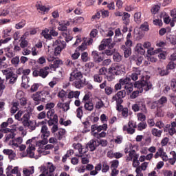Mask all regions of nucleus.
Masks as SVG:
<instances>
[{
    "instance_id": "obj_1",
    "label": "nucleus",
    "mask_w": 176,
    "mask_h": 176,
    "mask_svg": "<svg viewBox=\"0 0 176 176\" xmlns=\"http://www.w3.org/2000/svg\"><path fill=\"white\" fill-rule=\"evenodd\" d=\"M151 77L149 76H146L142 77L141 80L137 81L134 84V87L140 89V93H142L144 90L145 91H148L152 89V82L149 80Z\"/></svg>"
},
{
    "instance_id": "obj_2",
    "label": "nucleus",
    "mask_w": 176,
    "mask_h": 176,
    "mask_svg": "<svg viewBox=\"0 0 176 176\" xmlns=\"http://www.w3.org/2000/svg\"><path fill=\"white\" fill-rule=\"evenodd\" d=\"M83 78V74L82 72L74 70L70 74L69 77V81L74 82L73 85L76 87V89H81V87H83V85H85V82L82 78Z\"/></svg>"
},
{
    "instance_id": "obj_3",
    "label": "nucleus",
    "mask_w": 176,
    "mask_h": 176,
    "mask_svg": "<svg viewBox=\"0 0 176 176\" xmlns=\"http://www.w3.org/2000/svg\"><path fill=\"white\" fill-rule=\"evenodd\" d=\"M50 68L47 66L43 67V68H38L33 71V76L35 78L40 76L41 78H43V79H45V78L47 77V75H49V69Z\"/></svg>"
},
{
    "instance_id": "obj_4",
    "label": "nucleus",
    "mask_w": 176,
    "mask_h": 176,
    "mask_svg": "<svg viewBox=\"0 0 176 176\" xmlns=\"http://www.w3.org/2000/svg\"><path fill=\"white\" fill-rule=\"evenodd\" d=\"M124 97H126V90L120 91L113 96L112 102L116 101L117 109H119V105H122Z\"/></svg>"
},
{
    "instance_id": "obj_5",
    "label": "nucleus",
    "mask_w": 176,
    "mask_h": 176,
    "mask_svg": "<svg viewBox=\"0 0 176 176\" xmlns=\"http://www.w3.org/2000/svg\"><path fill=\"white\" fill-rule=\"evenodd\" d=\"M109 72L115 74L116 75H124L126 74L124 69L118 65L111 67Z\"/></svg>"
},
{
    "instance_id": "obj_6",
    "label": "nucleus",
    "mask_w": 176,
    "mask_h": 176,
    "mask_svg": "<svg viewBox=\"0 0 176 176\" xmlns=\"http://www.w3.org/2000/svg\"><path fill=\"white\" fill-rule=\"evenodd\" d=\"M98 140H91L87 144V148H89L91 152H94L98 148Z\"/></svg>"
},
{
    "instance_id": "obj_7",
    "label": "nucleus",
    "mask_w": 176,
    "mask_h": 176,
    "mask_svg": "<svg viewBox=\"0 0 176 176\" xmlns=\"http://www.w3.org/2000/svg\"><path fill=\"white\" fill-rule=\"evenodd\" d=\"M40 93L41 94L42 102H49V101H52L53 98L50 96V92H49V91H40Z\"/></svg>"
},
{
    "instance_id": "obj_8",
    "label": "nucleus",
    "mask_w": 176,
    "mask_h": 176,
    "mask_svg": "<svg viewBox=\"0 0 176 176\" xmlns=\"http://www.w3.org/2000/svg\"><path fill=\"white\" fill-rule=\"evenodd\" d=\"M56 167L54 166V165L49 162L47 168H44V173H46L47 176H54V174L53 173H54Z\"/></svg>"
},
{
    "instance_id": "obj_9",
    "label": "nucleus",
    "mask_w": 176,
    "mask_h": 176,
    "mask_svg": "<svg viewBox=\"0 0 176 176\" xmlns=\"http://www.w3.org/2000/svg\"><path fill=\"white\" fill-rule=\"evenodd\" d=\"M91 56L95 61V63H101V61H104V55L102 53H98L97 51H94L91 53Z\"/></svg>"
},
{
    "instance_id": "obj_10",
    "label": "nucleus",
    "mask_w": 176,
    "mask_h": 176,
    "mask_svg": "<svg viewBox=\"0 0 176 176\" xmlns=\"http://www.w3.org/2000/svg\"><path fill=\"white\" fill-rule=\"evenodd\" d=\"M41 138H47L50 137V131L46 125H43L41 130Z\"/></svg>"
},
{
    "instance_id": "obj_11",
    "label": "nucleus",
    "mask_w": 176,
    "mask_h": 176,
    "mask_svg": "<svg viewBox=\"0 0 176 176\" xmlns=\"http://www.w3.org/2000/svg\"><path fill=\"white\" fill-rule=\"evenodd\" d=\"M121 50L124 52V57H125V58H129V57L131 56V47H126V45H122L121 46Z\"/></svg>"
},
{
    "instance_id": "obj_12",
    "label": "nucleus",
    "mask_w": 176,
    "mask_h": 176,
    "mask_svg": "<svg viewBox=\"0 0 176 176\" xmlns=\"http://www.w3.org/2000/svg\"><path fill=\"white\" fill-rule=\"evenodd\" d=\"M74 148L75 149H78L79 153H80V155H85V153H86V152L89 151V147H87V145L86 146L85 148H84V147H82V144L79 143L77 144H75Z\"/></svg>"
},
{
    "instance_id": "obj_13",
    "label": "nucleus",
    "mask_w": 176,
    "mask_h": 176,
    "mask_svg": "<svg viewBox=\"0 0 176 176\" xmlns=\"http://www.w3.org/2000/svg\"><path fill=\"white\" fill-rule=\"evenodd\" d=\"M29 82H30V77L27 76H22V83H21L22 87H24L25 89H28V87H30V85H28Z\"/></svg>"
},
{
    "instance_id": "obj_14",
    "label": "nucleus",
    "mask_w": 176,
    "mask_h": 176,
    "mask_svg": "<svg viewBox=\"0 0 176 176\" xmlns=\"http://www.w3.org/2000/svg\"><path fill=\"white\" fill-rule=\"evenodd\" d=\"M122 19L125 25H129V24H130V14H129L128 12H124Z\"/></svg>"
},
{
    "instance_id": "obj_15",
    "label": "nucleus",
    "mask_w": 176,
    "mask_h": 176,
    "mask_svg": "<svg viewBox=\"0 0 176 176\" xmlns=\"http://www.w3.org/2000/svg\"><path fill=\"white\" fill-rule=\"evenodd\" d=\"M32 98L34 100V101H35L36 105H38V104H39V101H42V96H41V91L33 94Z\"/></svg>"
},
{
    "instance_id": "obj_16",
    "label": "nucleus",
    "mask_w": 176,
    "mask_h": 176,
    "mask_svg": "<svg viewBox=\"0 0 176 176\" xmlns=\"http://www.w3.org/2000/svg\"><path fill=\"white\" fill-rule=\"evenodd\" d=\"M54 45L55 46H57L58 47H60L63 50L65 49V47H67V43L64 41H58L56 40L54 43Z\"/></svg>"
},
{
    "instance_id": "obj_17",
    "label": "nucleus",
    "mask_w": 176,
    "mask_h": 176,
    "mask_svg": "<svg viewBox=\"0 0 176 176\" xmlns=\"http://www.w3.org/2000/svg\"><path fill=\"white\" fill-rule=\"evenodd\" d=\"M120 83H121V85L122 86H129V85H131V78H130V77H126L125 78H121L120 79Z\"/></svg>"
},
{
    "instance_id": "obj_18",
    "label": "nucleus",
    "mask_w": 176,
    "mask_h": 176,
    "mask_svg": "<svg viewBox=\"0 0 176 176\" xmlns=\"http://www.w3.org/2000/svg\"><path fill=\"white\" fill-rule=\"evenodd\" d=\"M65 135V129H60L58 133H54L56 138H58L59 141L63 140V137Z\"/></svg>"
},
{
    "instance_id": "obj_19",
    "label": "nucleus",
    "mask_w": 176,
    "mask_h": 176,
    "mask_svg": "<svg viewBox=\"0 0 176 176\" xmlns=\"http://www.w3.org/2000/svg\"><path fill=\"white\" fill-rule=\"evenodd\" d=\"M34 151H35V146H33L32 145L30 144L26 150L27 154L29 155L30 157H34V156H35Z\"/></svg>"
},
{
    "instance_id": "obj_20",
    "label": "nucleus",
    "mask_w": 176,
    "mask_h": 176,
    "mask_svg": "<svg viewBox=\"0 0 176 176\" xmlns=\"http://www.w3.org/2000/svg\"><path fill=\"white\" fill-rule=\"evenodd\" d=\"M157 102L160 107H164V104H167V97L162 96L158 100H157Z\"/></svg>"
},
{
    "instance_id": "obj_21",
    "label": "nucleus",
    "mask_w": 176,
    "mask_h": 176,
    "mask_svg": "<svg viewBox=\"0 0 176 176\" xmlns=\"http://www.w3.org/2000/svg\"><path fill=\"white\" fill-rule=\"evenodd\" d=\"M139 107V111H142L143 113H146L148 111L146 110V105H145V102L141 101L138 103Z\"/></svg>"
},
{
    "instance_id": "obj_22",
    "label": "nucleus",
    "mask_w": 176,
    "mask_h": 176,
    "mask_svg": "<svg viewBox=\"0 0 176 176\" xmlns=\"http://www.w3.org/2000/svg\"><path fill=\"white\" fill-rule=\"evenodd\" d=\"M158 74L160 76H167L168 74H170V71H168L167 69H164V68H157Z\"/></svg>"
},
{
    "instance_id": "obj_23",
    "label": "nucleus",
    "mask_w": 176,
    "mask_h": 176,
    "mask_svg": "<svg viewBox=\"0 0 176 176\" xmlns=\"http://www.w3.org/2000/svg\"><path fill=\"white\" fill-rule=\"evenodd\" d=\"M162 133H163L162 130H159L155 128H153L151 130V134H153V135H154V137H158V138L162 137Z\"/></svg>"
},
{
    "instance_id": "obj_24",
    "label": "nucleus",
    "mask_w": 176,
    "mask_h": 176,
    "mask_svg": "<svg viewBox=\"0 0 176 176\" xmlns=\"http://www.w3.org/2000/svg\"><path fill=\"white\" fill-rule=\"evenodd\" d=\"M59 25L60 26L58 28V30L59 31H67V27H69V22L67 21V23H59Z\"/></svg>"
},
{
    "instance_id": "obj_25",
    "label": "nucleus",
    "mask_w": 176,
    "mask_h": 176,
    "mask_svg": "<svg viewBox=\"0 0 176 176\" xmlns=\"http://www.w3.org/2000/svg\"><path fill=\"white\" fill-rule=\"evenodd\" d=\"M123 131H126L128 134H134L135 133V129H134V128H131V126L127 125L123 126Z\"/></svg>"
},
{
    "instance_id": "obj_26",
    "label": "nucleus",
    "mask_w": 176,
    "mask_h": 176,
    "mask_svg": "<svg viewBox=\"0 0 176 176\" xmlns=\"http://www.w3.org/2000/svg\"><path fill=\"white\" fill-rule=\"evenodd\" d=\"M113 58L116 63H120L123 56H122L119 52H116L113 54Z\"/></svg>"
},
{
    "instance_id": "obj_27",
    "label": "nucleus",
    "mask_w": 176,
    "mask_h": 176,
    "mask_svg": "<svg viewBox=\"0 0 176 176\" xmlns=\"http://www.w3.org/2000/svg\"><path fill=\"white\" fill-rule=\"evenodd\" d=\"M140 75H141V72L136 71L135 72L131 74V78L132 80L135 82V80H138V78H140Z\"/></svg>"
},
{
    "instance_id": "obj_28",
    "label": "nucleus",
    "mask_w": 176,
    "mask_h": 176,
    "mask_svg": "<svg viewBox=\"0 0 176 176\" xmlns=\"http://www.w3.org/2000/svg\"><path fill=\"white\" fill-rule=\"evenodd\" d=\"M84 108L87 111H93L94 109V104L91 102H88L85 104Z\"/></svg>"
},
{
    "instance_id": "obj_29",
    "label": "nucleus",
    "mask_w": 176,
    "mask_h": 176,
    "mask_svg": "<svg viewBox=\"0 0 176 176\" xmlns=\"http://www.w3.org/2000/svg\"><path fill=\"white\" fill-rule=\"evenodd\" d=\"M162 52V48H158L155 50H153V49H150L147 50L148 54H150V56H155V54H157Z\"/></svg>"
},
{
    "instance_id": "obj_30",
    "label": "nucleus",
    "mask_w": 176,
    "mask_h": 176,
    "mask_svg": "<svg viewBox=\"0 0 176 176\" xmlns=\"http://www.w3.org/2000/svg\"><path fill=\"white\" fill-rule=\"evenodd\" d=\"M32 170H28V168H24L23 170V173L24 174V175H31L32 174H34L35 169L34 168V166L31 167Z\"/></svg>"
},
{
    "instance_id": "obj_31",
    "label": "nucleus",
    "mask_w": 176,
    "mask_h": 176,
    "mask_svg": "<svg viewBox=\"0 0 176 176\" xmlns=\"http://www.w3.org/2000/svg\"><path fill=\"white\" fill-rule=\"evenodd\" d=\"M19 102H15L12 103V107L11 108V113L12 114L16 113V112L19 109Z\"/></svg>"
},
{
    "instance_id": "obj_32",
    "label": "nucleus",
    "mask_w": 176,
    "mask_h": 176,
    "mask_svg": "<svg viewBox=\"0 0 176 176\" xmlns=\"http://www.w3.org/2000/svg\"><path fill=\"white\" fill-rule=\"evenodd\" d=\"M11 63L14 66V67H19V64L20 63V57L19 56H15L14 57L12 60H11Z\"/></svg>"
},
{
    "instance_id": "obj_33",
    "label": "nucleus",
    "mask_w": 176,
    "mask_h": 176,
    "mask_svg": "<svg viewBox=\"0 0 176 176\" xmlns=\"http://www.w3.org/2000/svg\"><path fill=\"white\" fill-rule=\"evenodd\" d=\"M25 26V20H22L21 22L15 25V28L16 30H21V28H24Z\"/></svg>"
},
{
    "instance_id": "obj_34",
    "label": "nucleus",
    "mask_w": 176,
    "mask_h": 176,
    "mask_svg": "<svg viewBox=\"0 0 176 176\" xmlns=\"http://www.w3.org/2000/svg\"><path fill=\"white\" fill-rule=\"evenodd\" d=\"M60 63H61V60H54V63L50 65L51 69H56V68H58Z\"/></svg>"
},
{
    "instance_id": "obj_35",
    "label": "nucleus",
    "mask_w": 176,
    "mask_h": 176,
    "mask_svg": "<svg viewBox=\"0 0 176 176\" xmlns=\"http://www.w3.org/2000/svg\"><path fill=\"white\" fill-rule=\"evenodd\" d=\"M49 30H43L41 34L43 35V36H44V38H45V39H52V34H50V33L49 34Z\"/></svg>"
},
{
    "instance_id": "obj_36",
    "label": "nucleus",
    "mask_w": 176,
    "mask_h": 176,
    "mask_svg": "<svg viewBox=\"0 0 176 176\" xmlns=\"http://www.w3.org/2000/svg\"><path fill=\"white\" fill-rule=\"evenodd\" d=\"M146 122H140L138 125V130H139V131H142V130H144V129H146Z\"/></svg>"
},
{
    "instance_id": "obj_37",
    "label": "nucleus",
    "mask_w": 176,
    "mask_h": 176,
    "mask_svg": "<svg viewBox=\"0 0 176 176\" xmlns=\"http://www.w3.org/2000/svg\"><path fill=\"white\" fill-rule=\"evenodd\" d=\"M6 89V86L3 85V80L0 79V97H2V95L3 94V90Z\"/></svg>"
},
{
    "instance_id": "obj_38",
    "label": "nucleus",
    "mask_w": 176,
    "mask_h": 176,
    "mask_svg": "<svg viewBox=\"0 0 176 176\" xmlns=\"http://www.w3.org/2000/svg\"><path fill=\"white\" fill-rule=\"evenodd\" d=\"M37 9L38 10H41V12H49L50 9L46 8L45 6H42L41 4H36V5Z\"/></svg>"
},
{
    "instance_id": "obj_39",
    "label": "nucleus",
    "mask_w": 176,
    "mask_h": 176,
    "mask_svg": "<svg viewBox=\"0 0 176 176\" xmlns=\"http://www.w3.org/2000/svg\"><path fill=\"white\" fill-rule=\"evenodd\" d=\"M94 80L98 83H101L102 82V76H101L100 74H95L94 76Z\"/></svg>"
},
{
    "instance_id": "obj_40",
    "label": "nucleus",
    "mask_w": 176,
    "mask_h": 176,
    "mask_svg": "<svg viewBox=\"0 0 176 176\" xmlns=\"http://www.w3.org/2000/svg\"><path fill=\"white\" fill-rule=\"evenodd\" d=\"M140 28L142 31H149V25H148V23L144 22L140 25Z\"/></svg>"
},
{
    "instance_id": "obj_41",
    "label": "nucleus",
    "mask_w": 176,
    "mask_h": 176,
    "mask_svg": "<svg viewBox=\"0 0 176 176\" xmlns=\"http://www.w3.org/2000/svg\"><path fill=\"white\" fill-rule=\"evenodd\" d=\"M134 21L135 23H140L141 21V12H136L134 14Z\"/></svg>"
},
{
    "instance_id": "obj_42",
    "label": "nucleus",
    "mask_w": 176,
    "mask_h": 176,
    "mask_svg": "<svg viewBox=\"0 0 176 176\" xmlns=\"http://www.w3.org/2000/svg\"><path fill=\"white\" fill-rule=\"evenodd\" d=\"M82 108L83 107H80L76 110L77 118H78V119H82V116L83 115V111L82 110Z\"/></svg>"
},
{
    "instance_id": "obj_43",
    "label": "nucleus",
    "mask_w": 176,
    "mask_h": 176,
    "mask_svg": "<svg viewBox=\"0 0 176 176\" xmlns=\"http://www.w3.org/2000/svg\"><path fill=\"white\" fill-rule=\"evenodd\" d=\"M98 142L99 144V146L101 145L103 148H105V146L108 145V141L107 140L100 139V140H98Z\"/></svg>"
},
{
    "instance_id": "obj_44",
    "label": "nucleus",
    "mask_w": 176,
    "mask_h": 176,
    "mask_svg": "<svg viewBox=\"0 0 176 176\" xmlns=\"http://www.w3.org/2000/svg\"><path fill=\"white\" fill-rule=\"evenodd\" d=\"M107 171H109V166H108V164L107 162H103L102 167V172L107 173Z\"/></svg>"
},
{
    "instance_id": "obj_45",
    "label": "nucleus",
    "mask_w": 176,
    "mask_h": 176,
    "mask_svg": "<svg viewBox=\"0 0 176 176\" xmlns=\"http://www.w3.org/2000/svg\"><path fill=\"white\" fill-rule=\"evenodd\" d=\"M14 135H15L14 133H13V132H11L10 133L6 135L5 142H8V141H9V140L14 138Z\"/></svg>"
},
{
    "instance_id": "obj_46",
    "label": "nucleus",
    "mask_w": 176,
    "mask_h": 176,
    "mask_svg": "<svg viewBox=\"0 0 176 176\" xmlns=\"http://www.w3.org/2000/svg\"><path fill=\"white\" fill-rule=\"evenodd\" d=\"M104 91L107 96H111V94L113 93V89L109 86L106 87Z\"/></svg>"
},
{
    "instance_id": "obj_47",
    "label": "nucleus",
    "mask_w": 176,
    "mask_h": 176,
    "mask_svg": "<svg viewBox=\"0 0 176 176\" xmlns=\"http://www.w3.org/2000/svg\"><path fill=\"white\" fill-rule=\"evenodd\" d=\"M28 127L32 131H33V130H35V129H36V122L34 123V122L30 121L29 125H28Z\"/></svg>"
},
{
    "instance_id": "obj_48",
    "label": "nucleus",
    "mask_w": 176,
    "mask_h": 176,
    "mask_svg": "<svg viewBox=\"0 0 176 176\" xmlns=\"http://www.w3.org/2000/svg\"><path fill=\"white\" fill-rule=\"evenodd\" d=\"M175 68V64H174L173 61H170L166 66V69L169 71L170 69H174Z\"/></svg>"
},
{
    "instance_id": "obj_49",
    "label": "nucleus",
    "mask_w": 176,
    "mask_h": 176,
    "mask_svg": "<svg viewBox=\"0 0 176 176\" xmlns=\"http://www.w3.org/2000/svg\"><path fill=\"white\" fill-rule=\"evenodd\" d=\"M21 42L20 43L21 47H22V49H24V47H27V46H28V41L25 39H23V38H21Z\"/></svg>"
},
{
    "instance_id": "obj_50",
    "label": "nucleus",
    "mask_w": 176,
    "mask_h": 176,
    "mask_svg": "<svg viewBox=\"0 0 176 176\" xmlns=\"http://www.w3.org/2000/svg\"><path fill=\"white\" fill-rule=\"evenodd\" d=\"M162 107H160V106L158 107V108H157V111H156V116H157L158 118H162V116H163V111L161 109Z\"/></svg>"
},
{
    "instance_id": "obj_51",
    "label": "nucleus",
    "mask_w": 176,
    "mask_h": 176,
    "mask_svg": "<svg viewBox=\"0 0 176 176\" xmlns=\"http://www.w3.org/2000/svg\"><path fill=\"white\" fill-rule=\"evenodd\" d=\"M138 120H140V122H145L146 117L143 113H138Z\"/></svg>"
},
{
    "instance_id": "obj_52",
    "label": "nucleus",
    "mask_w": 176,
    "mask_h": 176,
    "mask_svg": "<svg viewBox=\"0 0 176 176\" xmlns=\"http://www.w3.org/2000/svg\"><path fill=\"white\" fill-rule=\"evenodd\" d=\"M139 91H134L132 94L131 95V98L132 100H134L135 98H137V97L140 95V93H141V91H140V89H138Z\"/></svg>"
},
{
    "instance_id": "obj_53",
    "label": "nucleus",
    "mask_w": 176,
    "mask_h": 176,
    "mask_svg": "<svg viewBox=\"0 0 176 176\" xmlns=\"http://www.w3.org/2000/svg\"><path fill=\"white\" fill-rule=\"evenodd\" d=\"M62 109L64 112H67L69 109V102L63 103Z\"/></svg>"
},
{
    "instance_id": "obj_54",
    "label": "nucleus",
    "mask_w": 176,
    "mask_h": 176,
    "mask_svg": "<svg viewBox=\"0 0 176 176\" xmlns=\"http://www.w3.org/2000/svg\"><path fill=\"white\" fill-rule=\"evenodd\" d=\"M123 142V136L122 135H118L116 139H114V142L116 144H122Z\"/></svg>"
},
{
    "instance_id": "obj_55",
    "label": "nucleus",
    "mask_w": 176,
    "mask_h": 176,
    "mask_svg": "<svg viewBox=\"0 0 176 176\" xmlns=\"http://www.w3.org/2000/svg\"><path fill=\"white\" fill-rule=\"evenodd\" d=\"M168 141H170V139L167 137L163 138L161 141V145L162 146H166L168 144Z\"/></svg>"
},
{
    "instance_id": "obj_56",
    "label": "nucleus",
    "mask_w": 176,
    "mask_h": 176,
    "mask_svg": "<svg viewBox=\"0 0 176 176\" xmlns=\"http://www.w3.org/2000/svg\"><path fill=\"white\" fill-rule=\"evenodd\" d=\"M111 42H112V38L109 37V38L103 39L102 41V43H104V45L108 46L111 45Z\"/></svg>"
},
{
    "instance_id": "obj_57",
    "label": "nucleus",
    "mask_w": 176,
    "mask_h": 176,
    "mask_svg": "<svg viewBox=\"0 0 176 176\" xmlns=\"http://www.w3.org/2000/svg\"><path fill=\"white\" fill-rule=\"evenodd\" d=\"M54 107H56V104L54 102L47 103L45 105V109H49V111H50L52 108H54Z\"/></svg>"
},
{
    "instance_id": "obj_58",
    "label": "nucleus",
    "mask_w": 176,
    "mask_h": 176,
    "mask_svg": "<svg viewBox=\"0 0 176 176\" xmlns=\"http://www.w3.org/2000/svg\"><path fill=\"white\" fill-rule=\"evenodd\" d=\"M133 83L129 84V85L124 86V89L126 90L127 93H131L133 91Z\"/></svg>"
},
{
    "instance_id": "obj_59",
    "label": "nucleus",
    "mask_w": 176,
    "mask_h": 176,
    "mask_svg": "<svg viewBox=\"0 0 176 176\" xmlns=\"http://www.w3.org/2000/svg\"><path fill=\"white\" fill-rule=\"evenodd\" d=\"M104 54H106V56H112V54H113V50H106L102 52V56H104Z\"/></svg>"
},
{
    "instance_id": "obj_60",
    "label": "nucleus",
    "mask_w": 176,
    "mask_h": 176,
    "mask_svg": "<svg viewBox=\"0 0 176 176\" xmlns=\"http://www.w3.org/2000/svg\"><path fill=\"white\" fill-rule=\"evenodd\" d=\"M136 176H144L142 170H141V166H138L135 169Z\"/></svg>"
},
{
    "instance_id": "obj_61",
    "label": "nucleus",
    "mask_w": 176,
    "mask_h": 176,
    "mask_svg": "<svg viewBox=\"0 0 176 176\" xmlns=\"http://www.w3.org/2000/svg\"><path fill=\"white\" fill-rule=\"evenodd\" d=\"M38 89H39V84H34L31 87L30 91H32V93H34V91H36Z\"/></svg>"
},
{
    "instance_id": "obj_62",
    "label": "nucleus",
    "mask_w": 176,
    "mask_h": 176,
    "mask_svg": "<svg viewBox=\"0 0 176 176\" xmlns=\"http://www.w3.org/2000/svg\"><path fill=\"white\" fill-rule=\"evenodd\" d=\"M115 74L109 72V75L107 76V80H109V82H112V80L115 79Z\"/></svg>"
},
{
    "instance_id": "obj_63",
    "label": "nucleus",
    "mask_w": 176,
    "mask_h": 176,
    "mask_svg": "<svg viewBox=\"0 0 176 176\" xmlns=\"http://www.w3.org/2000/svg\"><path fill=\"white\" fill-rule=\"evenodd\" d=\"M107 70L106 67H103L99 69V75H107Z\"/></svg>"
},
{
    "instance_id": "obj_64",
    "label": "nucleus",
    "mask_w": 176,
    "mask_h": 176,
    "mask_svg": "<svg viewBox=\"0 0 176 176\" xmlns=\"http://www.w3.org/2000/svg\"><path fill=\"white\" fill-rule=\"evenodd\" d=\"M170 16L173 17V21H176V9H173L170 11Z\"/></svg>"
}]
</instances>
